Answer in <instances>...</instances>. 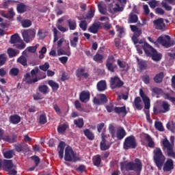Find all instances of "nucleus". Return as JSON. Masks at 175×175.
Masks as SVG:
<instances>
[{
  "instance_id": "9d476101",
  "label": "nucleus",
  "mask_w": 175,
  "mask_h": 175,
  "mask_svg": "<svg viewBox=\"0 0 175 175\" xmlns=\"http://www.w3.org/2000/svg\"><path fill=\"white\" fill-rule=\"evenodd\" d=\"M153 25L155 29H158L159 31H163L166 28V24H165L163 18H159L153 21Z\"/></svg>"
},
{
  "instance_id": "cd10ccee",
  "label": "nucleus",
  "mask_w": 175,
  "mask_h": 175,
  "mask_svg": "<svg viewBox=\"0 0 175 175\" xmlns=\"http://www.w3.org/2000/svg\"><path fill=\"white\" fill-rule=\"evenodd\" d=\"M84 72H85V69L78 68L76 71L77 77H81V76H83V77H88V73Z\"/></svg>"
},
{
  "instance_id": "7c9ffc66",
  "label": "nucleus",
  "mask_w": 175,
  "mask_h": 175,
  "mask_svg": "<svg viewBox=\"0 0 175 175\" xmlns=\"http://www.w3.org/2000/svg\"><path fill=\"white\" fill-rule=\"evenodd\" d=\"M137 61L140 70H146L147 69V63H146V61L139 60V58H137Z\"/></svg>"
},
{
  "instance_id": "2f4dec72",
  "label": "nucleus",
  "mask_w": 175,
  "mask_h": 175,
  "mask_svg": "<svg viewBox=\"0 0 175 175\" xmlns=\"http://www.w3.org/2000/svg\"><path fill=\"white\" fill-rule=\"evenodd\" d=\"M105 66L109 70V72H111V73H114L116 72V69H117V65L113 64V63H106Z\"/></svg>"
},
{
  "instance_id": "58836bf2",
  "label": "nucleus",
  "mask_w": 175,
  "mask_h": 175,
  "mask_svg": "<svg viewBox=\"0 0 175 175\" xmlns=\"http://www.w3.org/2000/svg\"><path fill=\"white\" fill-rule=\"evenodd\" d=\"M5 142H8V143H16L17 142V135H13L10 137L9 135L4 137Z\"/></svg>"
},
{
  "instance_id": "b1692460",
  "label": "nucleus",
  "mask_w": 175,
  "mask_h": 175,
  "mask_svg": "<svg viewBox=\"0 0 175 175\" xmlns=\"http://www.w3.org/2000/svg\"><path fill=\"white\" fill-rule=\"evenodd\" d=\"M83 134L88 140H94L95 139V135L88 129L83 130Z\"/></svg>"
},
{
  "instance_id": "e2e57ef3",
  "label": "nucleus",
  "mask_w": 175,
  "mask_h": 175,
  "mask_svg": "<svg viewBox=\"0 0 175 175\" xmlns=\"http://www.w3.org/2000/svg\"><path fill=\"white\" fill-rule=\"evenodd\" d=\"M75 106L77 110H79L80 111H83L84 109L81 107V103H80V101H79V100H75Z\"/></svg>"
},
{
  "instance_id": "a18cd8bd",
  "label": "nucleus",
  "mask_w": 175,
  "mask_h": 175,
  "mask_svg": "<svg viewBox=\"0 0 175 175\" xmlns=\"http://www.w3.org/2000/svg\"><path fill=\"white\" fill-rule=\"evenodd\" d=\"M142 35V30H140L139 28L134 31V35L132 37V40L133 42H137V38Z\"/></svg>"
},
{
  "instance_id": "680f3d73",
  "label": "nucleus",
  "mask_w": 175,
  "mask_h": 175,
  "mask_svg": "<svg viewBox=\"0 0 175 175\" xmlns=\"http://www.w3.org/2000/svg\"><path fill=\"white\" fill-rule=\"evenodd\" d=\"M39 73V68L35 67L33 70H31L30 75L31 77H36Z\"/></svg>"
},
{
  "instance_id": "ddd939ff",
  "label": "nucleus",
  "mask_w": 175,
  "mask_h": 175,
  "mask_svg": "<svg viewBox=\"0 0 175 175\" xmlns=\"http://www.w3.org/2000/svg\"><path fill=\"white\" fill-rule=\"evenodd\" d=\"M90 92L83 91L79 94V100H81L82 103H86L88 102V100H90Z\"/></svg>"
},
{
  "instance_id": "603ef678",
  "label": "nucleus",
  "mask_w": 175,
  "mask_h": 175,
  "mask_svg": "<svg viewBox=\"0 0 175 175\" xmlns=\"http://www.w3.org/2000/svg\"><path fill=\"white\" fill-rule=\"evenodd\" d=\"M79 42V37H74L70 40L71 47H77V42Z\"/></svg>"
},
{
  "instance_id": "c85d7f7f",
  "label": "nucleus",
  "mask_w": 175,
  "mask_h": 175,
  "mask_svg": "<svg viewBox=\"0 0 175 175\" xmlns=\"http://www.w3.org/2000/svg\"><path fill=\"white\" fill-rule=\"evenodd\" d=\"M14 47L17 49L18 50H24L27 46V44L23 40H21L20 42H16L15 44L13 45Z\"/></svg>"
},
{
  "instance_id": "dca6fc26",
  "label": "nucleus",
  "mask_w": 175,
  "mask_h": 175,
  "mask_svg": "<svg viewBox=\"0 0 175 175\" xmlns=\"http://www.w3.org/2000/svg\"><path fill=\"white\" fill-rule=\"evenodd\" d=\"M14 166V165H13V161L12 160H3V164L1 167H3L5 172L9 170L10 169H13Z\"/></svg>"
},
{
  "instance_id": "69168bd1",
  "label": "nucleus",
  "mask_w": 175,
  "mask_h": 175,
  "mask_svg": "<svg viewBox=\"0 0 175 175\" xmlns=\"http://www.w3.org/2000/svg\"><path fill=\"white\" fill-rule=\"evenodd\" d=\"M98 12L101 14H106V8L103 7L102 4H98Z\"/></svg>"
},
{
  "instance_id": "9b49d317",
  "label": "nucleus",
  "mask_w": 175,
  "mask_h": 175,
  "mask_svg": "<svg viewBox=\"0 0 175 175\" xmlns=\"http://www.w3.org/2000/svg\"><path fill=\"white\" fill-rule=\"evenodd\" d=\"M163 166V172H172L174 169V161L172 159H167Z\"/></svg>"
},
{
  "instance_id": "412c9836",
  "label": "nucleus",
  "mask_w": 175,
  "mask_h": 175,
  "mask_svg": "<svg viewBox=\"0 0 175 175\" xmlns=\"http://www.w3.org/2000/svg\"><path fill=\"white\" fill-rule=\"evenodd\" d=\"M9 58H14L17 55L20 54V51L16 50L13 48H8L7 50Z\"/></svg>"
},
{
  "instance_id": "5fc2aeb1",
  "label": "nucleus",
  "mask_w": 175,
  "mask_h": 175,
  "mask_svg": "<svg viewBox=\"0 0 175 175\" xmlns=\"http://www.w3.org/2000/svg\"><path fill=\"white\" fill-rule=\"evenodd\" d=\"M18 73H20V70L17 68H12L10 70V76H18Z\"/></svg>"
},
{
  "instance_id": "774afa93",
  "label": "nucleus",
  "mask_w": 175,
  "mask_h": 175,
  "mask_svg": "<svg viewBox=\"0 0 175 175\" xmlns=\"http://www.w3.org/2000/svg\"><path fill=\"white\" fill-rule=\"evenodd\" d=\"M166 128L167 129H169L170 131H171V132H174V129H175L174 123L173 122L167 123L166 125Z\"/></svg>"
},
{
  "instance_id": "79ce46f5",
  "label": "nucleus",
  "mask_w": 175,
  "mask_h": 175,
  "mask_svg": "<svg viewBox=\"0 0 175 175\" xmlns=\"http://www.w3.org/2000/svg\"><path fill=\"white\" fill-rule=\"evenodd\" d=\"M12 124H18L21 121V118L17 115L12 116L10 117Z\"/></svg>"
},
{
  "instance_id": "052dcab7",
  "label": "nucleus",
  "mask_w": 175,
  "mask_h": 175,
  "mask_svg": "<svg viewBox=\"0 0 175 175\" xmlns=\"http://www.w3.org/2000/svg\"><path fill=\"white\" fill-rule=\"evenodd\" d=\"M148 3L151 9H155L156 6H158V1L157 0H151Z\"/></svg>"
},
{
  "instance_id": "338daca9",
  "label": "nucleus",
  "mask_w": 175,
  "mask_h": 175,
  "mask_svg": "<svg viewBox=\"0 0 175 175\" xmlns=\"http://www.w3.org/2000/svg\"><path fill=\"white\" fill-rule=\"evenodd\" d=\"M161 6L165 8V10H167L168 12H170V10L172 9V6L169 5L165 1L161 2Z\"/></svg>"
},
{
  "instance_id": "72a5a7b5",
  "label": "nucleus",
  "mask_w": 175,
  "mask_h": 175,
  "mask_svg": "<svg viewBox=\"0 0 175 175\" xmlns=\"http://www.w3.org/2000/svg\"><path fill=\"white\" fill-rule=\"evenodd\" d=\"M92 162L94 166H97V167H99L100 163H102V159L100 158V155H96V157L93 159Z\"/></svg>"
},
{
  "instance_id": "bb28decb",
  "label": "nucleus",
  "mask_w": 175,
  "mask_h": 175,
  "mask_svg": "<svg viewBox=\"0 0 175 175\" xmlns=\"http://www.w3.org/2000/svg\"><path fill=\"white\" fill-rule=\"evenodd\" d=\"M67 23L70 31H75L77 28V23L75 19H68Z\"/></svg>"
},
{
  "instance_id": "6ab92c4d",
  "label": "nucleus",
  "mask_w": 175,
  "mask_h": 175,
  "mask_svg": "<svg viewBox=\"0 0 175 175\" xmlns=\"http://www.w3.org/2000/svg\"><path fill=\"white\" fill-rule=\"evenodd\" d=\"M29 9V7L23 3H20L16 5V10L18 13H25L27 10Z\"/></svg>"
},
{
  "instance_id": "f03ea898",
  "label": "nucleus",
  "mask_w": 175,
  "mask_h": 175,
  "mask_svg": "<svg viewBox=\"0 0 175 175\" xmlns=\"http://www.w3.org/2000/svg\"><path fill=\"white\" fill-rule=\"evenodd\" d=\"M171 142V143H170ZM170 142L167 138H165L162 141L163 150L165 151L167 156L170 158H174L175 159V152H174V136L170 137Z\"/></svg>"
},
{
  "instance_id": "4d7b16f0",
  "label": "nucleus",
  "mask_w": 175,
  "mask_h": 175,
  "mask_svg": "<svg viewBox=\"0 0 175 175\" xmlns=\"http://www.w3.org/2000/svg\"><path fill=\"white\" fill-rule=\"evenodd\" d=\"M31 25H32V22H31L29 20L26 19L22 22V26L23 28H29Z\"/></svg>"
},
{
  "instance_id": "de8ad7c7",
  "label": "nucleus",
  "mask_w": 175,
  "mask_h": 175,
  "mask_svg": "<svg viewBox=\"0 0 175 175\" xmlns=\"http://www.w3.org/2000/svg\"><path fill=\"white\" fill-rule=\"evenodd\" d=\"M100 148L101 151H106L110 148V145L106 144V142H100Z\"/></svg>"
},
{
  "instance_id": "f704fd0d",
  "label": "nucleus",
  "mask_w": 175,
  "mask_h": 175,
  "mask_svg": "<svg viewBox=\"0 0 175 175\" xmlns=\"http://www.w3.org/2000/svg\"><path fill=\"white\" fill-rule=\"evenodd\" d=\"M48 84L51 87L53 91H58V88H59V85L58 83L53 80H50L48 81Z\"/></svg>"
},
{
  "instance_id": "e433bc0d",
  "label": "nucleus",
  "mask_w": 175,
  "mask_h": 175,
  "mask_svg": "<svg viewBox=\"0 0 175 175\" xmlns=\"http://www.w3.org/2000/svg\"><path fill=\"white\" fill-rule=\"evenodd\" d=\"M67 50H68V51L66 52V51H64V49H59L57 51L58 55H68V57H70V47L69 46V45H68Z\"/></svg>"
},
{
  "instance_id": "a19ab883",
  "label": "nucleus",
  "mask_w": 175,
  "mask_h": 175,
  "mask_svg": "<svg viewBox=\"0 0 175 175\" xmlns=\"http://www.w3.org/2000/svg\"><path fill=\"white\" fill-rule=\"evenodd\" d=\"M154 128L159 131V132H163L165 131V129L163 128V124L161 122L156 121L154 122Z\"/></svg>"
},
{
  "instance_id": "c03bdc74",
  "label": "nucleus",
  "mask_w": 175,
  "mask_h": 175,
  "mask_svg": "<svg viewBox=\"0 0 175 175\" xmlns=\"http://www.w3.org/2000/svg\"><path fill=\"white\" fill-rule=\"evenodd\" d=\"M74 124L78 128H83V126H84V120H83V118H79L78 120H74Z\"/></svg>"
},
{
  "instance_id": "c9c22d12",
  "label": "nucleus",
  "mask_w": 175,
  "mask_h": 175,
  "mask_svg": "<svg viewBox=\"0 0 175 175\" xmlns=\"http://www.w3.org/2000/svg\"><path fill=\"white\" fill-rule=\"evenodd\" d=\"M69 128V125L66 124H63L59 126H57V132L58 133H65L66 132V129Z\"/></svg>"
},
{
  "instance_id": "aec40b11",
  "label": "nucleus",
  "mask_w": 175,
  "mask_h": 175,
  "mask_svg": "<svg viewBox=\"0 0 175 175\" xmlns=\"http://www.w3.org/2000/svg\"><path fill=\"white\" fill-rule=\"evenodd\" d=\"M65 146H66V144L62 141H61L59 144L58 148L59 149L58 154L60 159H64V151L65 150Z\"/></svg>"
},
{
  "instance_id": "c756f323",
  "label": "nucleus",
  "mask_w": 175,
  "mask_h": 175,
  "mask_svg": "<svg viewBox=\"0 0 175 175\" xmlns=\"http://www.w3.org/2000/svg\"><path fill=\"white\" fill-rule=\"evenodd\" d=\"M16 62H18V64H21L23 66H27V65H28L27 57L23 55L17 59Z\"/></svg>"
},
{
  "instance_id": "f257e3e1",
  "label": "nucleus",
  "mask_w": 175,
  "mask_h": 175,
  "mask_svg": "<svg viewBox=\"0 0 175 175\" xmlns=\"http://www.w3.org/2000/svg\"><path fill=\"white\" fill-rule=\"evenodd\" d=\"M142 49L147 57H151L153 61H161L162 59V54L159 53L157 49H154L148 42H144Z\"/></svg>"
},
{
  "instance_id": "423d86ee",
  "label": "nucleus",
  "mask_w": 175,
  "mask_h": 175,
  "mask_svg": "<svg viewBox=\"0 0 175 175\" xmlns=\"http://www.w3.org/2000/svg\"><path fill=\"white\" fill-rule=\"evenodd\" d=\"M22 36L25 43H29V42H32V40L35 39L36 30H35V29L24 30L22 33Z\"/></svg>"
},
{
  "instance_id": "49530a36",
  "label": "nucleus",
  "mask_w": 175,
  "mask_h": 175,
  "mask_svg": "<svg viewBox=\"0 0 175 175\" xmlns=\"http://www.w3.org/2000/svg\"><path fill=\"white\" fill-rule=\"evenodd\" d=\"M109 131L112 139H116V127L113 124H109Z\"/></svg>"
},
{
  "instance_id": "4468645a",
  "label": "nucleus",
  "mask_w": 175,
  "mask_h": 175,
  "mask_svg": "<svg viewBox=\"0 0 175 175\" xmlns=\"http://www.w3.org/2000/svg\"><path fill=\"white\" fill-rule=\"evenodd\" d=\"M114 113L116 114H122L123 117H125L128 114V111H126V107H115L113 109Z\"/></svg>"
},
{
  "instance_id": "f3484780",
  "label": "nucleus",
  "mask_w": 175,
  "mask_h": 175,
  "mask_svg": "<svg viewBox=\"0 0 175 175\" xmlns=\"http://www.w3.org/2000/svg\"><path fill=\"white\" fill-rule=\"evenodd\" d=\"M126 136V131L123 127H120L116 132V137L118 140H122Z\"/></svg>"
},
{
  "instance_id": "4be33fe9",
  "label": "nucleus",
  "mask_w": 175,
  "mask_h": 175,
  "mask_svg": "<svg viewBox=\"0 0 175 175\" xmlns=\"http://www.w3.org/2000/svg\"><path fill=\"white\" fill-rule=\"evenodd\" d=\"M163 77H165V73H163V72H161L154 76L153 80L154 83H157V84H161V83L163 81Z\"/></svg>"
},
{
  "instance_id": "5701e85b",
  "label": "nucleus",
  "mask_w": 175,
  "mask_h": 175,
  "mask_svg": "<svg viewBox=\"0 0 175 175\" xmlns=\"http://www.w3.org/2000/svg\"><path fill=\"white\" fill-rule=\"evenodd\" d=\"M145 140L148 142V146L150 148H154L155 147V142L152 140L151 136L148 134L145 135Z\"/></svg>"
},
{
  "instance_id": "20e7f679",
  "label": "nucleus",
  "mask_w": 175,
  "mask_h": 175,
  "mask_svg": "<svg viewBox=\"0 0 175 175\" xmlns=\"http://www.w3.org/2000/svg\"><path fill=\"white\" fill-rule=\"evenodd\" d=\"M167 40H166L165 39ZM165 38L163 36H161L157 38V42L154 41L151 37H148V40L151 43H154V44H157V43H159L161 44V46H163V47H165V49H169V47H172V46H174L175 42L174 41H170V37L167 35H165Z\"/></svg>"
},
{
  "instance_id": "a878e982",
  "label": "nucleus",
  "mask_w": 175,
  "mask_h": 175,
  "mask_svg": "<svg viewBox=\"0 0 175 175\" xmlns=\"http://www.w3.org/2000/svg\"><path fill=\"white\" fill-rule=\"evenodd\" d=\"M161 107L163 109H161V112L163 113H167V111H170V105L169 104V103H167V101H163Z\"/></svg>"
},
{
  "instance_id": "7ed1b4c3",
  "label": "nucleus",
  "mask_w": 175,
  "mask_h": 175,
  "mask_svg": "<svg viewBox=\"0 0 175 175\" xmlns=\"http://www.w3.org/2000/svg\"><path fill=\"white\" fill-rule=\"evenodd\" d=\"M153 159L156 166L158 167L159 170L162 169V166L166 161V157L163 155L162 150L159 148H157L153 150Z\"/></svg>"
},
{
  "instance_id": "4c0bfd02",
  "label": "nucleus",
  "mask_w": 175,
  "mask_h": 175,
  "mask_svg": "<svg viewBox=\"0 0 175 175\" xmlns=\"http://www.w3.org/2000/svg\"><path fill=\"white\" fill-rule=\"evenodd\" d=\"M38 91L44 95H46L49 93V86L46 85H41L38 87Z\"/></svg>"
},
{
  "instance_id": "2eb2a0df",
  "label": "nucleus",
  "mask_w": 175,
  "mask_h": 175,
  "mask_svg": "<svg viewBox=\"0 0 175 175\" xmlns=\"http://www.w3.org/2000/svg\"><path fill=\"white\" fill-rule=\"evenodd\" d=\"M117 64L119 68L122 69V72H128V70H129V64L126 63V62L118 59Z\"/></svg>"
},
{
  "instance_id": "393cba45",
  "label": "nucleus",
  "mask_w": 175,
  "mask_h": 175,
  "mask_svg": "<svg viewBox=\"0 0 175 175\" xmlns=\"http://www.w3.org/2000/svg\"><path fill=\"white\" fill-rule=\"evenodd\" d=\"M21 40H22V39L20 36H18V33H15L11 36L10 43H11V44H15L18 43Z\"/></svg>"
},
{
  "instance_id": "0e129e2a",
  "label": "nucleus",
  "mask_w": 175,
  "mask_h": 175,
  "mask_svg": "<svg viewBox=\"0 0 175 175\" xmlns=\"http://www.w3.org/2000/svg\"><path fill=\"white\" fill-rule=\"evenodd\" d=\"M79 27L83 31H87V21H81L79 23Z\"/></svg>"
},
{
  "instance_id": "09e8293b",
  "label": "nucleus",
  "mask_w": 175,
  "mask_h": 175,
  "mask_svg": "<svg viewBox=\"0 0 175 175\" xmlns=\"http://www.w3.org/2000/svg\"><path fill=\"white\" fill-rule=\"evenodd\" d=\"M98 29H99V27H98V25L94 23L92 25V26H90L89 27L88 31L92 33H97Z\"/></svg>"
},
{
  "instance_id": "0eeeda50",
  "label": "nucleus",
  "mask_w": 175,
  "mask_h": 175,
  "mask_svg": "<svg viewBox=\"0 0 175 175\" xmlns=\"http://www.w3.org/2000/svg\"><path fill=\"white\" fill-rule=\"evenodd\" d=\"M139 95L141 98H142V100L144 103V113L146 116H150V98L146 95L144 93V91H143V89H139Z\"/></svg>"
},
{
  "instance_id": "37998d69",
  "label": "nucleus",
  "mask_w": 175,
  "mask_h": 175,
  "mask_svg": "<svg viewBox=\"0 0 175 175\" xmlns=\"http://www.w3.org/2000/svg\"><path fill=\"white\" fill-rule=\"evenodd\" d=\"M116 31L118 32V38H122V33H124L125 32L124 27L118 25L116 26Z\"/></svg>"
},
{
  "instance_id": "f8f14e48",
  "label": "nucleus",
  "mask_w": 175,
  "mask_h": 175,
  "mask_svg": "<svg viewBox=\"0 0 175 175\" xmlns=\"http://www.w3.org/2000/svg\"><path fill=\"white\" fill-rule=\"evenodd\" d=\"M98 98L96 97L94 98V103H95V105H105V103H107V96H105V94H100L98 96Z\"/></svg>"
},
{
  "instance_id": "3c124183",
  "label": "nucleus",
  "mask_w": 175,
  "mask_h": 175,
  "mask_svg": "<svg viewBox=\"0 0 175 175\" xmlns=\"http://www.w3.org/2000/svg\"><path fill=\"white\" fill-rule=\"evenodd\" d=\"M6 61H8V57L5 53L0 55V66H3L5 64H6Z\"/></svg>"
},
{
  "instance_id": "6e6552de",
  "label": "nucleus",
  "mask_w": 175,
  "mask_h": 175,
  "mask_svg": "<svg viewBox=\"0 0 175 175\" xmlns=\"http://www.w3.org/2000/svg\"><path fill=\"white\" fill-rule=\"evenodd\" d=\"M137 143H136V138L133 135H131L125 138L124 142V150H129V148H136Z\"/></svg>"
},
{
  "instance_id": "39448f33",
  "label": "nucleus",
  "mask_w": 175,
  "mask_h": 175,
  "mask_svg": "<svg viewBox=\"0 0 175 175\" xmlns=\"http://www.w3.org/2000/svg\"><path fill=\"white\" fill-rule=\"evenodd\" d=\"M64 160L66 162H77V161H80V158L76 156L72 147L68 146L65 148Z\"/></svg>"
},
{
  "instance_id": "473e14b6",
  "label": "nucleus",
  "mask_w": 175,
  "mask_h": 175,
  "mask_svg": "<svg viewBox=\"0 0 175 175\" xmlns=\"http://www.w3.org/2000/svg\"><path fill=\"white\" fill-rule=\"evenodd\" d=\"M139 20V18L137 17V15L133 14V13H131L129 16V23L130 24H135L137 23V21Z\"/></svg>"
},
{
  "instance_id": "a211bd4d",
  "label": "nucleus",
  "mask_w": 175,
  "mask_h": 175,
  "mask_svg": "<svg viewBox=\"0 0 175 175\" xmlns=\"http://www.w3.org/2000/svg\"><path fill=\"white\" fill-rule=\"evenodd\" d=\"M97 90L99 92H103L107 90V85L106 81H100L97 83Z\"/></svg>"
},
{
  "instance_id": "ea45409f",
  "label": "nucleus",
  "mask_w": 175,
  "mask_h": 175,
  "mask_svg": "<svg viewBox=\"0 0 175 175\" xmlns=\"http://www.w3.org/2000/svg\"><path fill=\"white\" fill-rule=\"evenodd\" d=\"M141 102H142V98H140V97L137 96L135 98L134 105L137 110H142V105H140Z\"/></svg>"
},
{
  "instance_id": "1a4fd4ad",
  "label": "nucleus",
  "mask_w": 175,
  "mask_h": 175,
  "mask_svg": "<svg viewBox=\"0 0 175 175\" xmlns=\"http://www.w3.org/2000/svg\"><path fill=\"white\" fill-rule=\"evenodd\" d=\"M111 88H121L124 85V82L121 81L120 77L116 76L111 77L109 81Z\"/></svg>"
},
{
  "instance_id": "6e6d98bb",
  "label": "nucleus",
  "mask_w": 175,
  "mask_h": 175,
  "mask_svg": "<svg viewBox=\"0 0 175 175\" xmlns=\"http://www.w3.org/2000/svg\"><path fill=\"white\" fill-rule=\"evenodd\" d=\"M3 157L7 159H10L11 158H13V150H8L6 152H4Z\"/></svg>"
},
{
  "instance_id": "13d9d810",
  "label": "nucleus",
  "mask_w": 175,
  "mask_h": 175,
  "mask_svg": "<svg viewBox=\"0 0 175 175\" xmlns=\"http://www.w3.org/2000/svg\"><path fill=\"white\" fill-rule=\"evenodd\" d=\"M40 70H43V72H47V70L50 68V64L49 62H45L44 65H41L39 66Z\"/></svg>"
},
{
  "instance_id": "bf43d9fd",
  "label": "nucleus",
  "mask_w": 175,
  "mask_h": 175,
  "mask_svg": "<svg viewBox=\"0 0 175 175\" xmlns=\"http://www.w3.org/2000/svg\"><path fill=\"white\" fill-rule=\"evenodd\" d=\"M38 47H39V44H36L35 46H29L27 47V51H29V53H36V50H38Z\"/></svg>"
},
{
  "instance_id": "8fccbe9b",
  "label": "nucleus",
  "mask_w": 175,
  "mask_h": 175,
  "mask_svg": "<svg viewBox=\"0 0 175 175\" xmlns=\"http://www.w3.org/2000/svg\"><path fill=\"white\" fill-rule=\"evenodd\" d=\"M39 122L41 124V125H44V124L47 122V117L46 116L45 113H42L40 116Z\"/></svg>"
},
{
  "instance_id": "864d4df0",
  "label": "nucleus",
  "mask_w": 175,
  "mask_h": 175,
  "mask_svg": "<svg viewBox=\"0 0 175 175\" xmlns=\"http://www.w3.org/2000/svg\"><path fill=\"white\" fill-rule=\"evenodd\" d=\"M93 59L95 62H102V59H103V55H100L97 53L94 56Z\"/></svg>"
}]
</instances>
